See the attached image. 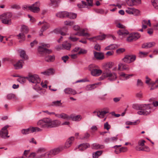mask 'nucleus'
I'll return each instance as SVG.
<instances>
[{"mask_svg":"<svg viewBox=\"0 0 158 158\" xmlns=\"http://www.w3.org/2000/svg\"><path fill=\"white\" fill-rule=\"evenodd\" d=\"M61 122L59 120H52L47 118L39 120L37 123V125L43 130L58 127L61 125Z\"/></svg>","mask_w":158,"mask_h":158,"instance_id":"1","label":"nucleus"},{"mask_svg":"<svg viewBox=\"0 0 158 158\" xmlns=\"http://www.w3.org/2000/svg\"><path fill=\"white\" fill-rule=\"evenodd\" d=\"M152 105L151 104H134L132 105V108L136 110H139L137 114L139 115H147L151 112Z\"/></svg>","mask_w":158,"mask_h":158,"instance_id":"2","label":"nucleus"},{"mask_svg":"<svg viewBox=\"0 0 158 158\" xmlns=\"http://www.w3.org/2000/svg\"><path fill=\"white\" fill-rule=\"evenodd\" d=\"M11 13L7 12L3 13L0 15V19H2V22L3 24L10 25L12 24Z\"/></svg>","mask_w":158,"mask_h":158,"instance_id":"3","label":"nucleus"},{"mask_svg":"<svg viewBox=\"0 0 158 158\" xmlns=\"http://www.w3.org/2000/svg\"><path fill=\"white\" fill-rule=\"evenodd\" d=\"M98 68V65L94 64H90L88 67V69L90 71L91 74L95 77L99 76L102 73V71Z\"/></svg>","mask_w":158,"mask_h":158,"instance_id":"4","label":"nucleus"},{"mask_svg":"<svg viewBox=\"0 0 158 158\" xmlns=\"http://www.w3.org/2000/svg\"><path fill=\"white\" fill-rule=\"evenodd\" d=\"M41 46H39L38 49V52L40 54L44 56V54H49L52 52L51 50L47 48L50 47V45L49 44H46L42 43L41 44Z\"/></svg>","mask_w":158,"mask_h":158,"instance_id":"5","label":"nucleus"},{"mask_svg":"<svg viewBox=\"0 0 158 158\" xmlns=\"http://www.w3.org/2000/svg\"><path fill=\"white\" fill-rule=\"evenodd\" d=\"M102 77V79L108 77V79L111 81L115 80L117 78L115 73H111L110 70L107 69L104 70Z\"/></svg>","mask_w":158,"mask_h":158,"instance_id":"6","label":"nucleus"},{"mask_svg":"<svg viewBox=\"0 0 158 158\" xmlns=\"http://www.w3.org/2000/svg\"><path fill=\"white\" fill-rule=\"evenodd\" d=\"M29 82L33 83L35 84L36 86L38 84L40 83V79L37 75H32L29 74L28 77H26Z\"/></svg>","mask_w":158,"mask_h":158,"instance_id":"7","label":"nucleus"},{"mask_svg":"<svg viewBox=\"0 0 158 158\" xmlns=\"http://www.w3.org/2000/svg\"><path fill=\"white\" fill-rule=\"evenodd\" d=\"M43 130L39 127H30L27 129H23L21 131L22 133L24 135L28 134L30 133L36 132H41Z\"/></svg>","mask_w":158,"mask_h":158,"instance_id":"8","label":"nucleus"},{"mask_svg":"<svg viewBox=\"0 0 158 158\" xmlns=\"http://www.w3.org/2000/svg\"><path fill=\"white\" fill-rule=\"evenodd\" d=\"M60 151V149L59 148H56L54 149L50 152H47L45 153H44V154L41 155L39 157L40 158H48L50 157L52 155H56L58 154Z\"/></svg>","mask_w":158,"mask_h":158,"instance_id":"9","label":"nucleus"},{"mask_svg":"<svg viewBox=\"0 0 158 158\" xmlns=\"http://www.w3.org/2000/svg\"><path fill=\"white\" fill-rule=\"evenodd\" d=\"M40 6V2L39 1H37L28 7V9L34 13H38L40 10V9L39 8Z\"/></svg>","mask_w":158,"mask_h":158,"instance_id":"10","label":"nucleus"},{"mask_svg":"<svg viewBox=\"0 0 158 158\" xmlns=\"http://www.w3.org/2000/svg\"><path fill=\"white\" fill-rule=\"evenodd\" d=\"M45 150L44 148H40L39 149L37 152L36 153L32 152L31 153L30 155L28 156V158H34L35 157V158H41L39 157L43 154L45 152Z\"/></svg>","mask_w":158,"mask_h":158,"instance_id":"11","label":"nucleus"},{"mask_svg":"<svg viewBox=\"0 0 158 158\" xmlns=\"http://www.w3.org/2000/svg\"><path fill=\"white\" fill-rule=\"evenodd\" d=\"M140 37V35L138 33H131L127 38V41L128 42H132L137 40Z\"/></svg>","mask_w":158,"mask_h":158,"instance_id":"12","label":"nucleus"},{"mask_svg":"<svg viewBox=\"0 0 158 158\" xmlns=\"http://www.w3.org/2000/svg\"><path fill=\"white\" fill-rule=\"evenodd\" d=\"M135 56L133 55H127L122 59V60L124 62L129 64L135 60Z\"/></svg>","mask_w":158,"mask_h":158,"instance_id":"13","label":"nucleus"},{"mask_svg":"<svg viewBox=\"0 0 158 158\" xmlns=\"http://www.w3.org/2000/svg\"><path fill=\"white\" fill-rule=\"evenodd\" d=\"M9 127V125H6L3 127L0 131V136L4 139L6 138V137L9 138V136L8 135V132L7 129Z\"/></svg>","mask_w":158,"mask_h":158,"instance_id":"14","label":"nucleus"},{"mask_svg":"<svg viewBox=\"0 0 158 158\" xmlns=\"http://www.w3.org/2000/svg\"><path fill=\"white\" fill-rule=\"evenodd\" d=\"M129 70V66L127 64L122 63H120L118 66V70L119 71H124Z\"/></svg>","mask_w":158,"mask_h":158,"instance_id":"15","label":"nucleus"},{"mask_svg":"<svg viewBox=\"0 0 158 158\" xmlns=\"http://www.w3.org/2000/svg\"><path fill=\"white\" fill-rule=\"evenodd\" d=\"M108 112V111H94L93 112V113L97 115L98 117L103 118L104 117L105 115Z\"/></svg>","mask_w":158,"mask_h":158,"instance_id":"16","label":"nucleus"},{"mask_svg":"<svg viewBox=\"0 0 158 158\" xmlns=\"http://www.w3.org/2000/svg\"><path fill=\"white\" fill-rule=\"evenodd\" d=\"M69 15V12L64 11L57 13L56 14V16L58 17L64 18L68 17Z\"/></svg>","mask_w":158,"mask_h":158,"instance_id":"17","label":"nucleus"},{"mask_svg":"<svg viewBox=\"0 0 158 158\" xmlns=\"http://www.w3.org/2000/svg\"><path fill=\"white\" fill-rule=\"evenodd\" d=\"M155 44V42H152L144 43L143 44L142 47L143 48H148L154 46Z\"/></svg>","mask_w":158,"mask_h":158,"instance_id":"18","label":"nucleus"},{"mask_svg":"<svg viewBox=\"0 0 158 158\" xmlns=\"http://www.w3.org/2000/svg\"><path fill=\"white\" fill-rule=\"evenodd\" d=\"M74 140V137L72 136L69 138L66 142L64 146L65 148L69 147L71 145L73 142Z\"/></svg>","mask_w":158,"mask_h":158,"instance_id":"19","label":"nucleus"},{"mask_svg":"<svg viewBox=\"0 0 158 158\" xmlns=\"http://www.w3.org/2000/svg\"><path fill=\"white\" fill-rule=\"evenodd\" d=\"M64 92L66 94L75 95L77 94L76 91L71 88H67L64 90Z\"/></svg>","mask_w":158,"mask_h":158,"instance_id":"20","label":"nucleus"},{"mask_svg":"<svg viewBox=\"0 0 158 158\" xmlns=\"http://www.w3.org/2000/svg\"><path fill=\"white\" fill-rule=\"evenodd\" d=\"M89 147V145L88 143H83L78 146L79 150L81 151H83Z\"/></svg>","mask_w":158,"mask_h":158,"instance_id":"21","label":"nucleus"},{"mask_svg":"<svg viewBox=\"0 0 158 158\" xmlns=\"http://www.w3.org/2000/svg\"><path fill=\"white\" fill-rule=\"evenodd\" d=\"M86 2L83 1H81L82 4L84 5L85 6H86V7L89 8L88 6H93V0H86Z\"/></svg>","mask_w":158,"mask_h":158,"instance_id":"22","label":"nucleus"},{"mask_svg":"<svg viewBox=\"0 0 158 158\" xmlns=\"http://www.w3.org/2000/svg\"><path fill=\"white\" fill-rule=\"evenodd\" d=\"M24 63L23 60H20L18 61L16 63L14 64V66L16 69H19L22 68Z\"/></svg>","mask_w":158,"mask_h":158,"instance_id":"23","label":"nucleus"},{"mask_svg":"<svg viewBox=\"0 0 158 158\" xmlns=\"http://www.w3.org/2000/svg\"><path fill=\"white\" fill-rule=\"evenodd\" d=\"M70 119H71L73 121H79L81 119V117L80 115H75L73 114L71 115L70 116Z\"/></svg>","mask_w":158,"mask_h":158,"instance_id":"24","label":"nucleus"},{"mask_svg":"<svg viewBox=\"0 0 158 158\" xmlns=\"http://www.w3.org/2000/svg\"><path fill=\"white\" fill-rule=\"evenodd\" d=\"M145 143V141L143 139H141L139 141L138 145L135 147V149L137 151H138V148H143L144 146Z\"/></svg>","mask_w":158,"mask_h":158,"instance_id":"25","label":"nucleus"},{"mask_svg":"<svg viewBox=\"0 0 158 158\" xmlns=\"http://www.w3.org/2000/svg\"><path fill=\"white\" fill-rule=\"evenodd\" d=\"M118 34L119 35L124 36L129 34L128 31L125 28L121 29L117 31Z\"/></svg>","mask_w":158,"mask_h":158,"instance_id":"26","label":"nucleus"},{"mask_svg":"<svg viewBox=\"0 0 158 158\" xmlns=\"http://www.w3.org/2000/svg\"><path fill=\"white\" fill-rule=\"evenodd\" d=\"M99 83H95L87 85L85 87V89L87 91L92 90L96 87V85Z\"/></svg>","mask_w":158,"mask_h":158,"instance_id":"27","label":"nucleus"},{"mask_svg":"<svg viewBox=\"0 0 158 158\" xmlns=\"http://www.w3.org/2000/svg\"><path fill=\"white\" fill-rule=\"evenodd\" d=\"M94 54L95 57L97 59L102 60L104 58V55L101 53L94 52Z\"/></svg>","mask_w":158,"mask_h":158,"instance_id":"28","label":"nucleus"},{"mask_svg":"<svg viewBox=\"0 0 158 158\" xmlns=\"http://www.w3.org/2000/svg\"><path fill=\"white\" fill-rule=\"evenodd\" d=\"M63 49L69 50L71 46V44L67 41L63 43L62 44Z\"/></svg>","mask_w":158,"mask_h":158,"instance_id":"29","label":"nucleus"},{"mask_svg":"<svg viewBox=\"0 0 158 158\" xmlns=\"http://www.w3.org/2000/svg\"><path fill=\"white\" fill-rule=\"evenodd\" d=\"M55 59L54 55H48L45 58V60L48 62H52Z\"/></svg>","mask_w":158,"mask_h":158,"instance_id":"30","label":"nucleus"},{"mask_svg":"<svg viewBox=\"0 0 158 158\" xmlns=\"http://www.w3.org/2000/svg\"><path fill=\"white\" fill-rule=\"evenodd\" d=\"M50 1L51 2L49 4V5L50 6L55 5V7L58 6L60 2V0H50Z\"/></svg>","mask_w":158,"mask_h":158,"instance_id":"31","label":"nucleus"},{"mask_svg":"<svg viewBox=\"0 0 158 158\" xmlns=\"http://www.w3.org/2000/svg\"><path fill=\"white\" fill-rule=\"evenodd\" d=\"M126 1L127 5L130 6L137 5L135 3L137 2V0H126Z\"/></svg>","mask_w":158,"mask_h":158,"instance_id":"32","label":"nucleus"},{"mask_svg":"<svg viewBox=\"0 0 158 158\" xmlns=\"http://www.w3.org/2000/svg\"><path fill=\"white\" fill-rule=\"evenodd\" d=\"M20 56L21 58L24 60H27L28 58L24 50H19Z\"/></svg>","mask_w":158,"mask_h":158,"instance_id":"33","label":"nucleus"},{"mask_svg":"<svg viewBox=\"0 0 158 158\" xmlns=\"http://www.w3.org/2000/svg\"><path fill=\"white\" fill-rule=\"evenodd\" d=\"M117 45L115 44H111L106 47L105 49V50H113L117 48Z\"/></svg>","mask_w":158,"mask_h":158,"instance_id":"34","label":"nucleus"},{"mask_svg":"<svg viewBox=\"0 0 158 158\" xmlns=\"http://www.w3.org/2000/svg\"><path fill=\"white\" fill-rule=\"evenodd\" d=\"M102 152L101 151H97L93 154V158H98L102 153Z\"/></svg>","mask_w":158,"mask_h":158,"instance_id":"35","label":"nucleus"},{"mask_svg":"<svg viewBox=\"0 0 158 158\" xmlns=\"http://www.w3.org/2000/svg\"><path fill=\"white\" fill-rule=\"evenodd\" d=\"M104 148V146L103 145H100L96 143H94L92 145V148L93 149H102Z\"/></svg>","mask_w":158,"mask_h":158,"instance_id":"36","label":"nucleus"},{"mask_svg":"<svg viewBox=\"0 0 158 158\" xmlns=\"http://www.w3.org/2000/svg\"><path fill=\"white\" fill-rule=\"evenodd\" d=\"M133 75L132 74H127L123 73H122L120 75L121 77H124L125 80L128 79L130 77L133 76Z\"/></svg>","mask_w":158,"mask_h":158,"instance_id":"37","label":"nucleus"},{"mask_svg":"<svg viewBox=\"0 0 158 158\" xmlns=\"http://www.w3.org/2000/svg\"><path fill=\"white\" fill-rule=\"evenodd\" d=\"M138 151H143L147 152H149L150 151V148L147 146H144L143 148H139Z\"/></svg>","mask_w":158,"mask_h":158,"instance_id":"38","label":"nucleus"},{"mask_svg":"<svg viewBox=\"0 0 158 158\" xmlns=\"http://www.w3.org/2000/svg\"><path fill=\"white\" fill-rule=\"evenodd\" d=\"M24 33H19L18 35L17 36L18 37V39L21 40H19V42H21V41H24L25 39V36L24 34Z\"/></svg>","mask_w":158,"mask_h":158,"instance_id":"39","label":"nucleus"},{"mask_svg":"<svg viewBox=\"0 0 158 158\" xmlns=\"http://www.w3.org/2000/svg\"><path fill=\"white\" fill-rule=\"evenodd\" d=\"M28 28L27 26L24 25L22 26L21 31L22 32L27 34L28 32Z\"/></svg>","mask_w":158,"mask_h":158,"instance_id":"40","label":"nucleus"},{"mask_svg":"<svg viewBox=\"0 0 158 158\" xmlns=\"http://www.w3.org/2000/svg\"><path fill=\"white\" fill-rule=\"evenodd\" d=\"M62 105V103L61 102V100L56 101H53L52 102L51 105L52 106H61Z\"/></svg>","mask_w":158,"mask_h":158,"instance_id":"41","label":"nucleus"},{"mask_svg":"<svg viewBox=\"0 0 158 158\" xmlns=\"http://www.w3.org/2000/svg\"><path fill=\"white\" fill-rule=\"evenodd\" d=\"M151 2L154 7L155 9L158 10V0H152Z\"/></svg>","mask_w":158,"mask_h":158,"instance_id":"42","label":"nucleus"},{"mask_svg":"<svg viewBox=\"0 0 158 158\" xmlns=\"http://www.w3.org/2000/svg\"><path fill=\"white\" fill-rule=\"evenodd\" d=\"M50 25L48 23H46L44 25L41 27L40 29V31H41L42 32H44L48 29Z\"/></svg>","mask_w":158,"mask_h":158,"instance_id":"43","label":"nucleus"},{"mask_svg":"<svg viewBox=\"0 0 158 158\" xmlns=\"http://www.w3.org/2000/svg\"><path fill=\"white\" fill-rule=\"evenodd\" d=\"M60 118L66 120L70 119V116L63 113H61Z\"/></svg>","mask_w":158,"mask_h":158,"instance_id":"44","label":"nucleus"},{"mask_svg":"<svg viewBox=\"0 0 158 158\" xmlns=\"http://www.w3.org/2000/svg\"><path fill=\"white\" fill-rule=\"evenodd\" d=\"M106 37V35L104 34L102 35H99L97 36H95V40H103L105 39Z\"/></svg>","mask_w":158,"mask_h":158,"instance_id":"45","label":"nucleus"},{"mask_svg":"<svg viewBox=\"0 0 158 158\" xmlns=\"http://www.w3.org/2000/svg\"><path fill=\"white\" fill-rule=\"evenodd\" d=\"M85 31V30L84 29H82L81 31H80L79 32L80 33H79V36H89L90 35L88 33H85L84 32Z\"/></svg>","mask_w":158,"mask_h":158,"instance_id":"46","label":"nucleus"},{"mask_svg":"<svg viewBox=\"0 0 158 158\" xmlns=\"http://www.w3.org/2000/svg\"><path fill=\"white\" fill-rule=\"evenodd\" d=\"M54 31V33L56 34L60 33L61 35H65V33L64 32H62V30L61 29L58 28L55 29Z\"/></svg>","mask_w":158,"mask_h":158,"instance_id":"47","label":"nucleus"},{"mask_svg":"<svg viewBox=\"0 0 158 158\" xmlns=\"http://www.w3.org/2000/svg\"><path fill=\"white\" fill-rule=\"evenodd\" d=\"M69 15L68 16V18L70 19H75L76 18L77 14L72 13H69Z\"/></svg>","mask_w":158,"mask_h":158,"instance_id":"48","label":"nucleus"},{"mask_svg":"<svg viewBox=\"0 0 158 158\" xmlns=\"http://www.w3.org/2000/svg\"><path fill=\"white\" fill-rule=\"evenodd\" d=\"M132 14L135 16H138L140 15L139 11L133 8Z\"/></svg>","mask_w":158,"mask_h":158,"instance_id":"49","label":"nucleus"},{"mask_svg":"<svg viewBox=\"0 0 158 158\" xmlns=\"http://www.w3.org/2000/svg\"><path fill=\"white\" fill-rule=\"evenodd\" d=\"M142 24L144 25H148L149 27L151 26V23H150V20L147 21L146 20H143L142 22Z\"/></svg>","mask_w":158,"mask_h":158,"instance_id":"50","label":"nucleus"},{"mask_svg":"<svg viewBox=\"0 0 158 158\" xmlns=\"http://www.w3.org/2000/svg\"><path fill=\"white\" fill-rule=\"evenodd\" d=\"M139 122V120H137L136 121H135L134 122H126V123L128 125H135L138 123Z\"/></svg>","mask_w":158,"mask_h":158,"instance_id":"51","label":"nucleus"},{"mask_svg":"<svg viewBox=\"0 0 158 158\" xmlns=\"http://www.w3.org/2000/svg\"><path fill=\"white\" fill-rule=\"evenodd\" d=\"M110 125L108 122H106L105 123L104 125V129H106L108 131L110 128Z\"/></svg>","mask_w":158,"mask_h":158,"instance_id":"52","label":"nucleus"},{"mask_svg":"<svg viewBox=\"0 0 158 158\" xmlns=\"http://www.w3.org/2000/svg\"><path fill=\"white\" fill-rule=\"evenodd\" d=\"M7 98L8 100H10L15 98V96L14 94H10L7 95Z\"/></svg>","mask_w":158,"mask_h":158,"instance_id":"53","label":"nucleus"},{"mask_svg":"<svg viewBox=\"0 0 158 158\" xmlns=\"http://www.w3.org/2000/svg\"><path fill=\"white\" fill-rule=\"evenodd\" d=\"M26 77H20L18 78L17 81L21 83H23L25 81Z\"/></svg>","mask_w":158,"mask_h":158,"instance_id":"54","label":"nucleus"},{"mask_svg":"<svg viewBox=\"0 0 158 158\" xmlns=\"http://www.w3.org/2000/svg\"><path fill=\"white\" fill-rule=\"evenodd\" d=\"M125 51V49L123 48H120L117 49L116 51V52L118 54H120L123 53Z\"/></svg>","mask_w":158,"mask_h":158,"instance_id":"55","label":"nucleus"},{"mask_svg":"<svg viewBox=\"0 0 158 158\" xmlns=\"http://www.w3.org/2000/svg\"><path fill=\"white\" fill-rule=\"evenodd\" d=\"M133 8H128L126 10V12L129 14H132Z\"/></svg>","mask_w":158,"mask_h":158,"instance_id":"56","label":"nucleus"},{"mask_svg":"<svg viewBox=\"0 0 158 158\" xmlns=\"http://www.w3.org/2000/svg\"><path fill=\"white\" fill-rule=\"evenodd\" d=\"M143 83L141 80L140 79H138L137 81V85L138 86L141 87L143 86Z\"/></svg>","mask_w":158,"mask_h":158,"instance_id":"57","label":"nucleus"},{"mask_svg":"<svg viewBox=\"0 0 158 158\" xmlns=\"http://www.w3.org/2000/svg\"><path fill=\"white\" fill-rule=\"evenodd\" d=\"M87 52V50H85L83 49H81L80 48L78 52V54H86Z\"/></svg>","mask_w":158,"mask_h":158,"instance_id":"58","label":"nucleus"},{"mask_svg":"<svg viewBox=\"0 0 158 158\" xmlns=\"http://www.w3.org/2000/svg\"><path fill=\"white\" fill-rule=\"evenodd\" d=\"M11 7L13 9H19L20 8V6L17 4H13L11 6Z\"/></svg>","mask_w":158,"mask_h":158,"instance_id":"59","label":"nucleus"},{"mask_svg":"<svg viewBox=\"0 0 158 158\" xmlns=\"http://www.w3.org/2000/svg\"><path fill=\"white\" fill-rule=\"evenodd\" d=\"M47 76L52 75L53 73V70L52 69H49L47 70Z\"/></svg>","mask_w":158,"mask_h":158,"instance_id":"60","label":"nucleus"},{"mask_svg":"<svg viewBox=\"0 0 158 158\" xmlns=\"http://www.w3.org/2000/svg\"><path fill=\"white\" fill-rule=\"evenodd\" d=\"M112 63H109L107 64L105 67V68H104V70L106 69H110L112 67Z\"/></svg>","mask_w":158,"mask_h":158,"instance_id":"61","label":"nucleus"},{"mask_svg":"<svg viewBox=\"0 0 158 158\" xmlns=\"http://www.w3.org/2000/svg\"><path fill=\"white\" fill-rule=\"evenodd\" d=\"M64 23L65 25L71 26L73 24V22L66 21L64 22Z\"/></svg>","mask_w":158,"mask_h":158,"instance_id":"62","label":"nucleus"},{"mask_svg":"<svg viewBox=\"0 0 158 158\" xmlns=\"http://www.w3.org/2000/svg\"><path fill=\"white\" fill-rule=\"evenodd\" d=\"M127 148L126 147H123L120 148L119 149V152H125L127 151Z\"/></svg>","mask_w":158,"mask_h":158,"instance_id":"63","label":"nucleus"},{"mask_svg":"<svg viewBox=\"0 0 158 158\" xmlns=\"http://www.w3.org/2000/svg\"><path fill=\"white\" fill-rule=\"evenodd\" d=\"M61 59L64 62L66 63L67 60L69 59V57L68 56H66L62 57Z\"/></svg>","mask_w":158,"mask_h":158,"instance_id":"64","label":"nucleus"}]
</instances>
